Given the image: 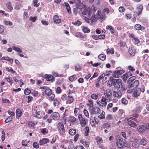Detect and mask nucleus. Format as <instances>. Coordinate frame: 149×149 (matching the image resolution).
Segmentation results:
<instances>
[{"label": "nucleus", "mask_w": 149, "mask_h": 149, "mask_svg": "<svg viewBox=\"0 0 149 149\" xmlns=\"http://www.w3.org/2000/svg\"><path fill=\"white\" fill-rule=\"evenodd\" d=\"M31 94L34 96L37 97L38 96V92L37 91L34 90H32L31 91Z\"/></svg>", "instance_id": "obj_57"}, {"label": "nucleus", "mask_w": 149, "mask_h": 149, "mask_svg": "<svg viewBox=\"0 0 149 149\" xmlns=\"http://www.w3.org/2000/svg\"><path fill=\"white\" fill-rule=\"evenodd\" d=\"M113 86L114 89H120L121 86V89L125 90V86L120 79H113Z\"/></svg>", "instance_id": "obj_2"}, {"label": "nucleus", "mask_w": 149, "mask_h": 149, "mask_svg": "<svg viewBox=\"0 0 149 149\" xmlns=\"http://www.w3.org/2000/svg\"><path fill=\"white\" fill-rule=\"evenodd\" d=\"M145 91L144 87L143 86L141 88H135L133 90V95L135 97H137L139 96L141 93H143Z\"/></svg>", "instance_id": "obj_6"}, {"label": "nucleus", "mask_w": 149, "mask_h": 149, "mask_svg": "<svg viewBox=\"0 0 149 149\" xmlns=\"http://www.w3.org/2000/svg\"><path fill=\"white\" fill-rule=\"evenodd\" d=\"M107 100L105 97V96H102L101 99L100 100V102L102 105V107H105L107 105Z\"/></svg>", "instance_id": "obj_12"}, {"label": "nucleus", "mask_w": 149, "mask_h": 149, "mask_svg": "<svg viewBox=\"0 0 149 149\" xmlns=\"http://www.w3.org/2000/svg\"><path fill=\"white\" fill-rule=\"evenodd\" d=\"M101 14V11L98 10L96 14L95 12H93L92 13V15L90 18V20L91 22L93 24L95 22L97 19L100 17V14Z\"/></svg>", "instance_id": "obj_4"}, {"label": "nucleus", "mask_w": 149, "mask_h": 149, "mask_svg": "<svg viewBox=\"0 0 149 149\" xmlns=\"http://www.w3.org/2000/svg\"><path fill=\"white\" fill-rule=\"evenodd\" d=\"M81 67L79 65H77L75 66V70L76 71H79L81 70Z\"/></svg>", "instance_id": "obj_61"}, {"label": "nucleus", "mask_w": 149, "mask_h": 149, "mask_svg": "<svg viewBox=\"0 0 149 149\" xmlns=\"http://www.w3.org/2000/svg\"><path fill=\"white\" fill-rule=\"evenodd\" d=\"M137 129L139 132L140 133H142L145 131L144 127L142 125L139 126L138 127Z\"/></svg>", "instance_id": "obj_32"}, {"label": "nucleus", "mask_w": 149, "mask_h": 149, "mask_svg": "<svg viewBox=\"0 0 149 149\" xmlns=\"http://www.w3.org/2000/svg\"><path fill=\"white\" fill-rule=\"evenodd\" d=\"M84 18L83 19L87 23H89L91 22V20H90V18H87V16H83Z\"/></svg>", "instance_id": "obj_60"}, {"label": "nucleus", "mask_w": 149, "mask_h": 149, "mask_svg": "<svg viewBox=\"0 0 149 149\" xmlns=\"http://www.w3.org/2000/svg\"><path fill=\"white\" fill-rule=\"evenodd\" d=\"M74 3L76 4V6L78 8L81 9L83 8L82 6H81V2L80 0H75Z\"/></svg>", "instance_id": "obj_20"}, {"label": "nucleus", "mask_w": 149, "mask_h": 149, "mask_svg": "<svg viewBox=\"0 0 149 149\" xmlns=\"http://www.w3.org/2000/svg\"><path fill=\"white\" fill-rule=\"evenodd\" d=\"M142 9L143 6L142 5H140L137 7L136 12L137 15L139 16L140 15L142 10Z\"/></svg>", "instance_id": "obj_21"}, {"label": "nucleus", "mask_w": 149, "mask_h": 149, "mask_svg": "<svg viewBox=\"0 0 149 149\" xmlns=\"http://www.w3.org/2000/svg\"><path fill=\"white\" fill-rule=\"evenodd\" d=\"M112 93L111 92V91L109 89L107 90L104 93L103 96H105L107 99H109L110 98V97L111 96Z\"/></svg>", "instance_id": "obj_13"}, {"label": "nucleus", "mask_w": 149, "mask_h": 149, "mask_svg": "<svg viewBox=\"0 0 149 149\" xmlns=\"http://www.w3.org/2000/svg\"><path fill=\"white\" fill-rule=\"evenodd\" d=\"M87 106L89 107V110H90V109L93 108V101L91 100H89L88 101Z\"/></svg>", "instance_id": "obj_25"}, {"label": "nucleus", "mask_w": 149, "mask_h": 149, "mask_svg": "<svg viewBox=\"0 0 149 149\" xmlns=\"http://www.w3.org/2000/svg\"><path fill=\"white\" fill-rule=\"evenodd\" d=\"M50 97L49 98V100H53L55 97V95L53 94L52 93L50 95H49Z\"/></svg>", "instance_id": "obj_59"}, {"label": "nucleus", "mask_w": 149, "mask_h": 149, "mask_svg": "<svg viewBox=\"0 0 149 149\" xmlns=\"http://www.w3.org/2000/svg\"><path fill=\"white\" fill-rule=\"evenodd\" d=\"M80 142L82 144L86 146L87 147H88L89 146V143L88 142L86 141L84 139H81L80 141Z\"/></svg>", "instance_id": "obj_30"}, {"label": "nucleus", "mask_w": 149, "mask_h": 149, "mask_svg": "<svg viewBox=\"0 0 149 149\" xmlns=\"http://www.w3.org/2000/svg\"><path fill=\"white\" fill-rule=\"evenodd\" d=\"M128 125L132 127H134L136 126V124L133 121L131 120H129V119H127Z\"/></svg>", "instance_id": "obj_19"}, {"label": "nucleus", "mask_w": 149, "mask_h": 149, "mask_svg": "<svg viewBox=\"0 0 149 149\" xmlns=\"http://www.w3.org/2000/svg\"><path fill=\"white\" fill-rule=\"evenodd\" d=\"M139 143L143 146L146 145L147 143V141L144 139H142L139 142Z\"/></svg>", "instance_id": "obj_42"}, {"label": "nucleus", "mask_w": 149, "mask_h": 149, "mask_svg": "<svg viewBox=\"0 0 149 149\" xmlns=\"http://www.w3.org/2000/svg\"><path fill=\"white\" fill-rule=\"evenodd\" d=\"M76 120V119L74 116H70V121L72 123L75 122Z\"/></svg>", "instance_id": "obj_51"}, {"label": "nucleus", "mask_w": 149, "mask_h": 149, "mask_svg": "<svg viewBox=\"0 0 149 149\" xmlns=\"http://www.w3.org/2000/svg\"><path fill=\"white\" fill-rule=\"evenodd\" d=\"M128 52L131 56H134L136 52L135 47L132 46L130 47L129 49Z\"/></svg>", "instance_id": "obj_10"}, {"label": "nucleus", "mask_w": 149, "mask_h": 149, "mask_svg": "<svg viewBox=\"0 0 149 149\" xmlns=\"http://www.w3.org/2000/svg\"><path fill=\"white\" fill-rule=\"evenodd\" d=\"M82 30L84 33H88L90 32V29L87 27L83 26L82 27Z\"/></svg>", "instance_id": "obj_27"}, {"label": "nucleus", "mask_w": 149, "mask_h": 149, "mask_svg": "<svg viewBox=\"0 0 149 149\" xmlns=\"http://www.w3.org/2000/svg\"><path fill=\"white\" fill-rule=\"evenodd\" d=\"M38 0H34L33 1V4L34 6L36 7H38L39 5V3H38Z\"/></svg>", "instance_id": "obj_56"}, {"label": "nucleus", "mask_w": 149, "mask_h": 149, "mask_svg": "<svg viewBox=\"0 0 149 149\" xmlns=\"http://www.w3.org/2000/svg\"><path fill=\"white\" fill-rule=\"evenodd\" d=\"M105 113L104 111H102L101 114L98 116V117L100 119H103L105 118Z\"/></svg>", "instance_id": "obj_44"}, {"label": "nucleus", "mask_w": 149, "mask_h": 149, "mask_svg": "<svg viewBox=\"0 0 149 149\" xmlns=\"http://www.w3.org/2000/svg\"><path fill=\"white\" fill-rule=\"evenodd\" d=\"M106 29L109 30L110 32L111 33H113L114 32V30L112 27L111 26H108L106 27Z\"/></svg>", "instance_id": "obj_35"}, {"label": "nucleus", "mask_w": 149, "mask_h": 149, "mask_svg": "<svg viewBox=\"0 0 149 149\" xmlns=\"http://www.w3.org/2000/svg\"><path fill=\"white\" fill-rule=\"evenodd\" d=\"M53 20L54 22L56 23L59 24L61 22V19L57 15H55L54 17Z\"/></svg>", "instance_id": "obj_17"}, {"label": "nucleus", "mask_w": 149, "mask_h": 149, "mask_svg": "<svg viewBox=\"0 0 149 149\" xmlns=\"http://www.w3.org/2000/svg\"><path fill=\"white\" fill-rule=\"evenodd\" d=\"M57 128L58 132L61 134H63L65 133L64 125L62 122H59L58 123Z\"/></svg>", "instance_id": "obj_8"}, {"label": "nucleus", "mask_w": 149, "mask_h": 149, "mask_svg": "<svg viewBox=\"0 0 149 149\" xmlns=\"http://www.w3.org/2000/svg\"><path fill=\"white\" fill-rule=\"evenodd\" d=\"M56 92L58 94H60L61 93L62 90L61 88L58 86L57 87L56 90Z\"/></svg>", "instance_id": "obj_64"}, {"label": "nucleus", "mask_w": 149, "mask_h": 149, "mask_svg": "<svg viewBox=\"0 0 149 149\" xmlns=\"http://www.w3.org/2000/svg\"><path fill=\"white\" fill-rule=\"evenodd\" d=\"M116 141H118V142H122V139L121 137L119 135L116 136Z\"/></svg>", "instance_id": "obj_50"}, {"label": "nucleus", "mask_w": 149, "mask_h": 149, "mask_svg": "<svg viewBox=\"0 0 149 149\" xmlns=\"http://www.w3.org/2000/svg\"><path fill=\"white\" fill-rule=\"evenodd\" d=\"M45 93L46 95H47L48 96H49L52 93L51 90L48 87L46 89L45 91Z\"/></svg>", "instance_id": "obj_31"}, {"label": "nucleus", "mask_w": 149, "mask_h": 149, "mask_svg": "<svg viewBox=\"0 0 149 149\" xmlns=\"http://www.w3.org/2000/svg\"><path fill=\"white\" fill-rule=\"evenodd\" d=\"M6 70L8 72H10L12 73H16V72L14 71L13 69L11 67H7L6 68Z\"/></svg>", "instance_id": "obj_33"}, {"label": "nucleus", "mask_w": 149, "mask_h": 149, "mask_svg": "<svg viewBox=\"0 0 149 149\" xmlns=\"http://www.w3.org/2000/svg\"><path fill=\"white\" fill-rule=\"evenodd\" d=\"M24 93L25 95H29L31 93V91L28 88H26L24 90Z\"/></svg>", "instance_id": "obj_49"}, {"label": "nucleus", "mask_w": 149, "mask_h": 149, "mask_svg": "<svg viewBox=\"0 0 149 149\" xmlns=\"http://www.w3.org/2000/svg\"><path fill=\"white\" fill-rule=\"evenodd\" d=\"M51 116L54 120H57L59 119L60 118L59 114L57 112H54L52 113Z\"/></svg>", "instance_id": "obj_14"}, {"label": "nucleus", "mask_w": 149, "mask_h": 149, "mask_svg": "<svg viewBox=\"0 0 149 149\" xmlns=\"http://www.w3.org/2000/svg\"><path fill=\"white\" fill-rule=\"evenodd\" d=\"M89 111L90 114L93 115L94 114H99L100 110L99 108L97 107H93V108L90 109Z\"/></svg>", "instance_id": "obj_9"}, {"label": "nucleus", "mask_w": 149, "mask_h": 149, "mask_svg": "<svg viewBox=\"0 0 149 149\" xmlns=\"http://www.w3.org/2000/svg\"><path fill=\"white\" fill-rule=\"evenodd\" d=\"M96 10V8L94 6L88 7L85 9L84 11L82 13V15L88 17L93 12H95Z\"/></svg>", "instance_id": "obj_3"}, {"label": "nucleus", "mask_w": 149, "mask_h": 149, "mask_svg": "<svg viewBox=\"0 0 149 149\" xmlns=\"http://www.w3.org/2000/svg\"><path fill=\"white\" fill-rule=\"evenodd\" d=\"M135 29L137 30H143L144 29L143 27L139 24H136L134 26Z\"/></svg>", "instance_id": "obj_24"}, {"label": "nucleus", "mask_w": 149, "mask_h": 149, "mask_svg": "<svg viewBox=\"0 0 149 149\" xmlns=\"http://www.w3.org/2000/svg\"><path fill=\"white\" fill-rule=\"evenodd\" d=\"M139 81L138 80H135L131 83L129 86L131 87H136L139 85Z\"/></svg>", "instance_id": "obj_16"}, {"label": "nucleus", "mask_w": 149, "mask_h": 149, "mask_svg": "<svg viewBox=\"0 0 149 149\" xmlns=\"http://www.w3.org/2000/svg\"><path fill=\"white\" fill-rule=\"evenodd\" d=\"M136 77L135 76H132L129 78L127 80V82L130 84L131 83L133 82V81L135 80Z\"/></svg>", "instance_id": "obj_38"}, {"label": "nucleus", "mask_w": 149, "mask_h": 149, "mask_svg": "<svg viewBox=\"0 0 149 149\" xmlns=\"http://www.w3.org/2000/svg\"><path fill=\"white\" fill-rule=\"evenodd\" d=\"M22 114V112L19 109H18L16 110V116L17 117H18V118H19L21 116Z\"/></svg>", "instance_id": "obj_28"}, {"label": "nucleus", "mask_w": 149, "mask_h": 149, "mask_svg": "<svg viewBox=\"0 0 149 149\" xmlns=\"http://www.w3.org/2000/svg\"><path fill=\"white\" fill-rule=\"evenodd\" d=\"M72 24L76 26H79L81 24V22L79 20H77L72 22Z\"/></svg>", "instance_id": "obj_52"}, {"label": "nucleus", "mask_w": 149, "mask_h": 149, "mask_svg": "<svg viewBox=\"0 0 149 149\" xmlns=\"http://www.w3.org/2000/svg\"><path fill=\"white\" fill-rule=\"evenodd\" d=\"M49 141V140L47 138H43L39 141V143L40 145L45 144Z\"/></svg>", "instance_id": "obj_15"}, {"label": "nucleus", "mask_w": 149, "mask_h": 149, "mask_svg": "<svg viewBox=\"0 0 149 149\" xmlns=\"http://www.w3.org/2000/svg\"><path fill=\"white\" fill-rule=\"evenodd\" d=\"M98 57L99 59L102 61H104L106 59V56L104 54H101L98 56Z\"/></svg>", "instance_id": "obj_36"}, {"label": "nucleus", "mask_w": 149, "mask_h": 149, "mask_svg": "<svg viewBox=\"0 0 149 149\" xmlns=\"http://www.w3.org/2000/svg\"><path fill=\"white\" fill-rule=\"evenodd\" d=\"M89 131V128L88 127L86 126L85 127V135L86 136H88V133Z\"/></svg>", "instance_id": "obj_53"}, {"label": "nucleus", "mask_w": 149, "mask_h": 149, "mask_svg": "<svg viewBox=\"0 0 149 149\" xmlns=\"http://www.w3.org/2000/svg\"><path fill=\"white\" fill-rule=\"evenodd\" d=\"M28 10H26L24 12L23 14V17L24 20H26L28 16Z\"/></svg>", "instance_id": "obj_29"}, {"label": "nucleus", "mask_w": 149, "mask_h": 149, "mask_svg": "<svg viewBox=\"0 0 149 149\" xmlns=\"http://www.w3.org/2000/svg\"><path fill=\"white\" fill-rule=\"evenodd\" d=\"M123 89H114L113 91V96L118 99L120 98L123 95Z\"/></svg>", "instance_id": "obj_5"}, {"label": "nucleus", "mask_w": 149, "mask_h": 149, "mask_svg": "<svg viewBox=\"0 0 149 149\" xmlns=\"http://www.w3.org/2000/svg\"><path fill=\"white\" fill-rule=\"evenodd\" d=\"M37 17L36 16L34 17L31 16L29 18V20L33 22H35L36 20Z\"/></svg>", "instance_id": "obj_54"}, {"label": "nucleus", "mask_w": 149, "mask_h": 149, "mask_svg": "<svg viewBox=\"0 0 149 149\" xmlns=\"http://www.w3.org/2000/svg\"><path fill=\"white\" fill-rule=\"evenodd\" d=\"M132 75V74L131 72H129L125 74L122 76L121 78L124 81H126L127 79Z\"/></svg>", "instance_id": "obj_11"}, {"label": "nucleus", "mask_w": 149, "mask_h": 149, "mask_svg": "<svg viewBox=\"0 0 149 149\" xmlns=\"http://www.w3.org/2000/svg\"><path fill=\"white\" fill-rule=\"evenodd\" d=\"M79 121L82 127H84L85 126L86 124V122L85 119H83L79 120Z\"/></svg>", "instance_id": "obj_39"}, {"label": "nucleus", "mask_w": 149, "mask_h": 149, "mask_svg": "<svg viewBox=\"0 0 149 149\" xmlns=\"http://www.w3.org/2000/svg\"><path fill=\"white\" fill-rule=\"evenodd\" d=\"M99 95V94L98 93H95V94H92L91 95V97L94 100H96L98 98V95Z\"/></svg>", "instance_id": "obj_41"}, {"label": "nucleus", "mask_w": 149, "mask_h": 149, "mask_svg": "<svg viewBox=\"0 0 149 149\" xmlns=\"http://www.w3.org/2000/svg\"><path fill=\"white\" fill-rule=\"evenodd\" d=\"M6 5L8 8L9 10H10V11H12L13 10V8L11 5V3H6Z\"/></svg>", "instance_id": "obj_43"}, {"label": "nucleus", "mask_w": 149, "mask_h": 149, "mask_svg": "<svg viewBox=\"0 0 149 149\" xmlns=\"http://www.w3.org/2000/svg\"><path fill=\"white\" fill-rule=\"evenodd\" d=\"M32 114L34 117L39 119L42 118L43 120H45L48 117L47 115H45V113L44 111H39L38 107L34 106L33 107Z\"/></svg>", "instance_id": "obj_1"}, {"label": "nucleus", "mask_w": 149, "mask_h": 149, "mask_svg": "<svg viewBox=\"0 0 149 149\" xmlns=\"http://www.w3.org/2000/svg\"><path fill=\"white\" fill-rule=\"evenodd\" d=\"M143 108L142 107L138 106L136 107L135 109L133 110V112L134 113L136 112L139 113L141 112V110Z\"/></svg>", "instance_id": "obj_23"}, {"label": "nucleus", "mask_w": 149, "mask_h": 149, "mask_svg": "<svg viewBox=\"0 0 149 149\" xmlns=\"http://www.w3.org/2000/svg\"><path fill=\"white\" fill-rule=\"evenodd\" d=\"M13 49L16 52H17L19 53H21L22 52V48L19 46H12Z\"/></svg>", "instance_id": "obj_18"}, {"label": "nucleus", "mask_w": 149, "mask_h": 149, "mask_svg": "<svg viewBox=\"0 0 149 149\" xmlns=\"http://www.w3.org/2000/svg\"><path fill=\"white\" fill-rule=\"evenodd\" d=\"M69 132L71 135H74L76 133V130L74 129H71L70 130Z\"/></svg>", "instance_id": "obj_37"}, {"label": "nucleus", "mask_w": 149, "mask_h": 149, "mask_svg": "<svg viewBox=\"0 0 149 149\" xmlns=\"http://www.w3.org/2000/svg\"><path fill=\"white\" fill-rule=\"evenodd\" d=\"M83 112L85 116L87 118H89V115L88 111L86 109H84L83 110Z\"/></svg>", "instance_id": "obj_48"}, {"label": "nucleus", "mask_w": 149, "mask_h": 149, "mask_svg": "<svg viewBox=\"0 0 149 149\" xmlns=\"http://www.w3.org/2000/svg\"><path fill=\"white\" fill-rule=\"evenodd\" d=\"M122 142H118L116 141V144L117 145L118 147L119 148H121L123 147V145L122 144Z\"/></svg>", "instance_id": "obj_58"}, {"label": "nucleus", "mask_w": 149, "mask_h": 149, "mask_svg": "<svg viewBox=\"0 0 149 149\" xmlns=\"http://www.w3.org/2000/svg\"><path fill=\"white\" fill-rule=\"evenodd\" d=\"M71 93V92L70 91L68 94V99L67 101V103L71 104L72 103L73 101V97L72 96L70 95Z\"/></svg>", "instance_id": "obj_22"}, {"label": "nucleus", "mask_w": 149, "mask_h": 149, "mask_svg": "<svg viewBox=\"0 0 149 149\" xmlns=\"http://www.w3.org/2000/svg\"><path fill=\"white\" fill-rule=\"evenodd\" d=\"M2 135L1 137V139L2 141H4L5 138L6 134L3 131H2L1 132Z\"/></svg>", "instance_id": "obj_62"}, {"label": "nucleus", "mask_w": 149, "mask_h": 149, "mask_svg": "<svg viewBox=\"0 0 149 149\" xmlns=\"http://www.w3.org/2000/svg\"><path fill=\"white\" fill-rule=\"evenodd\" d=\"M112 75L113 77L115 78H117L119 77V75L118 73L117 70L114 71L112 73Z\"/></svg>", "instance_id": "obj_46"}, {"label": "nucleus", "mask_w": 149, "mask_h": 149, "mask_svg": "<svg viewBox=\"0 0 149 149\" xmlns=\"http://www.w3.org/2000/svg\"><path fill=\"white\" fill-rule=\"evenodd\" d=\"M107 53L108 54H114V51L113 48L108 49L106 51Z\"/></svg>", "instance_id": "obj_45"}, {"label": "nucleus", "mask_w": 149, "mask_h": 149, "mask_svg": "<svg viewBox=\"0 0 149 149\" xmlns=\"http://www.w3.org/2000/svg\"><path fill=\"white\" fill-rule=\"evenodd\" d=\"M77 79V78L76 77V76L74 74L72 76H71L69 79V80L71 81H74L76 80Z\"/></svg>", "instance_id": "obj_47"}, {"label": "nucleus", "mask_w": 149, "mask_h": 149, "mask_svg": "<svg viewBox=\"0 0 149 149\" xmlns=\"http://www.w3.org/2000/svg\"><path fill=\"white\" fill-rule=\"evenodd\" d=\"M128 101L125 98H123L121 99V102L122 104H125L127 105L128 103Z\"/></svg>", "instance_id": "obj_55"}, {"label": "nucleus", "mask_w": 149, "mask_h": 149, "mask_svg": "<svg viewBox=\"0 0 149 149\" xmlns=\"http://www.w3.org/2000/svg\"><path fill=\"white\" fill-rule=\"evenodd\" d=\"M129 37L134 44L138 45V44L139 43L140 41L139 39L135 36L134 34L131 33L130 34Z\"/></svg>", "instance_id": "obj_7"}, {"label": "nucleus", "mask_w": 149, "mask_h": 149, "mask_svg": "<svg viewBox=\"0 0 149 149\" xmlns=\"http://www.w3.org/2000/svg\"><path fill=\"white\" fill-rule=\"evenodd\" d=\"M45 77L46 80L48 81H52L54 78L53 76L52 75L46 74Z\"/></svg>", "instance_id": "obj_26"}, {"label": "nucleus", "mask_w": 149, "mask_h": 149, "mask_svg": "<svg viewBox=\"0 0 149 149\" xmlns=\"http://www.w3.org/2000/svg\"><path fill=\"white\" fill-rule=\"evenodd\" d=\"M33 146L35 148H39V145L36 142H35L33 143Z\"/></svg>", "instance_id": "obj_63"}, {"label": "nucleus", "mask_w": 149, "mask_h": 149, "mask_svg": "<svg viewBox=\"0 0 149 149\" xmlns=\"http://www.w3.org/2000/svg\"><path fill=\"white\" fill-rule=\"evenodd\" d=\"M139 143V142L138 140L137 139H135L134 140V142L132 143V144L134 147L136 148L138 146L137 144Z\"/></svg>", "instance_id": "obj_34"}, {"label": "nucleus", "mask_w": 149, "mask_h": 149, "mask_svg": "<svg viewBox=\"0 0 149 149\" xmlns=\"http://www.w3.org/2000/svg\"><path fill=\"white\" fill-rule=\"evenodd\" d=\"M5 79L6 80L9 82L11 86L13 84V80L12 78L10 77H5Z\"/></svg>", "instance_id": "obj_40"}]
</instances>
